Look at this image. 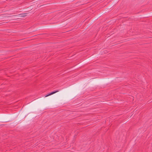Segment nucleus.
<instances>
[{
    "label": "nucleus",
    "mask_w": 152,
    "mask_h": 152,
    "mask_svg": "<svg viewBox=\"0 0 152 152\" xmlns=\"http://www.w3.org/2000/svg\"><path fill=\"white\" fill-rule=\"evenodd\" d=\"M59 91V90H57L55 91L52 92H51V93L49 94L45 95V97H47L49 96H50V95H52L53 94H54L55 93L58 92Z\"/></svg>",
    "instance_id": "obj_1"
},
{
    "label": "nucleus",
    "mask_w": 152,
    "mask_h": 152,
    "mask_svg": "<svg viewBox=\"0 0 152 152\" xmlns=\"http://www.w3.org/2000/svg\"><path fill=\"white\" fill-rule=\"evenodd\" d=\"M26 13L23 14H20V15H23L21 16V17H24L26 16Z\"/></svg>",
    "instance_id": "obj_2"
}]
</instances>
